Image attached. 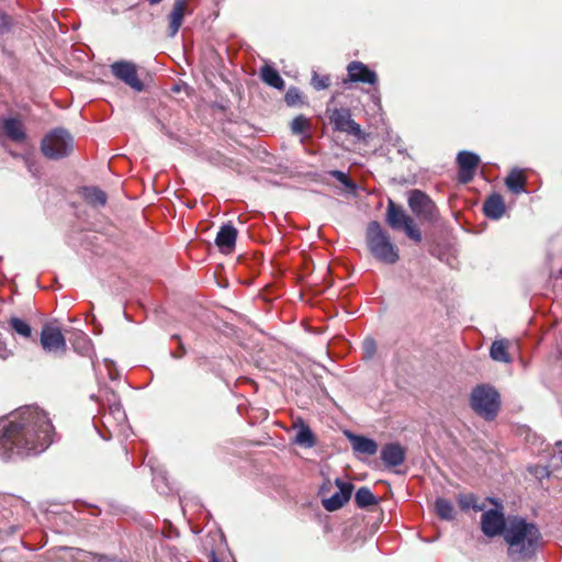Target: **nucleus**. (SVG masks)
Listing matches in <instances>:
<instances>
[{
	"instance_id": "1",
	"label": "nucleus",
	"mask_w": 562,
	"mask_h": 562,
	"mask_svg": "<svg viewBox=\"0 0 562 562\" xmlns=\"http://www.w3.org/2000/svg\"><path fill=\"white\" fill-rule=\"evenodd\" d=\"M54 427L37 407H24L0 422V449L22 457L45 451L53 442Z\"/></svg>"
},
{
	"instance_id": "2",
	"label": "nucleus",
	"mask_w": 562,
	"mask_h": 562,
	"mask_svg": "<svg viewBox=\"0 0 562 562\" xmlns=\"http://www.w3.org/2000/svg\"><path fill=\"white\" fill-rule=\"evenodd\" d=\"M507 555L513 562L527 561L533 558L542 544V535L535 522L524 517L508 518V528L504 535Z\"/></svg>"
},
{
	"instance_id": "3",
	"label": "nucleus",
	"mask_w": 562,
	"mask_h": 562,
	"mask_svg": "<svg viewBox=\"0 0 562 562\" xmlns=\"http://www.w3.org/2000/svg\"><path fill=\"white\" fill-rule=\"evenodd\" d=\"M469 404L475 414L492 422L501 409V394L491 384H479L472 389Z\"/></svg>"
},
{
	"instance_id": "4",
	"label": "nucleus",
	"mask_w": 562,
	"mask_h": 562,
	"mask_svg": "<svg viewBox=\"0 0 562 562\" xmlns=\"http://www.w3.org/2000/svg\"><path fill=\"white\" fill-rule=\"evenodd\" d=\"M385 222L393 231L402 232L413 243L423 241V234L416 220L392 199L387 201Z\"/></svg>"
},
{
	"instance_id": "5",
	"label": "nucleus",
	"mask_w": 562,
	"mask_h": 562,
	"mask_svg": "<svg viewBox=\"0 0 562 562\" xmlns=\"http://www.w3.org/2000/svg\"><path fill=\"white\" fill-rule=\"evenodd\" d=\"M72 150L74 138L67 130L61 127L48 132L41 142L42 154L50 160L66 158Z\"/></svg>"
},
{
	"instance_id": "6",
	"label": "nucleus",
	"mask_w": 562,
	"mask_h": 562,
	"mask_svg": "<svg viewBox=\"0 0 562 562\" xmlns=\"http://www.w3.org/2000/svg\"><path fill=\"white\" fill-rule=\"evenodd\" d=\"M496 508L484 512L481 516V529L482 532L492 538L496 536H503L506 533L508 528V519L505 518L503 506L494 498H487Z\"/></svg>"
},
{
	"instance_id": "7",
	"label": "nucleus",
	"mask_w": 562,
	"mask_h": 562,
	"mask_svg": "<svg viewBox=\"0 0 562 562\" xmlns=\"http://www.w3.org/2000/svg\"><path fill=\"white\" fill-rule=\"evenodd\" d=\"M408 206L420 223H434L438 218L435 202L420 190L415 189L409 192Z\"/></svg>"
},
{
	"instance_id": "8",
	"label": "nucleus",
	"mask_w": 562,
	"mask_h": 562,
	"mask_svg": "<svg viewBox=\"0 0 562 562\" xmlns=\"http://www.w3.org/2000/svg\"><path fill=\"white\" fill-rule=\"evenodd\" d=\"M328 120L333 130L336 132L352 135L358 139H364L366 134L361 126L351 117V111L348 108L327 109Z\"/></svg>"
},
{
	"instance_id": "9",
	"label": "nucleus",
	"mask_w": 562,
	"mask_h": 562,
	"mask_svg": "<svg viewBox=\"0 0 562 562\" xmlns=\"http://www.w3.org/2000/svg\"><path fill=\"white\" fill-rule=\"evenodd\" d=\"M40 344L46 352L65 355L67 350L66 339L61 329L50 323L43 325L40 336Z\"/></svg>"
},
{
	"instance_id": "10",
	"label": "nucleus",
	"mask_w": 562,
	"mask_h": 562,
	"mask_svg": "<svg viewBox=\"0 0 562 562\" xmlns=\"http://www.w3.org/2000/svg\"><path fill=\"white\" fill-rule=\"evenodd\" d=\"M112 75L131 87L133 90L140 92L144 90V83L137 74V66L127 60L115 61L111 65Z\"/></svg>"
},
{
	"instance_id": "11",
	"label": "nucleus",
	"mask_w": 562,
	"mask_h": 562,
	"mask_svg": "<svg viewBox=\"0 0 562 562\" xmlns=\"http://www.w3.org/2000/svg\"><path fill=\"white\" fill-rule=\"evenodd\" d=\"M347 81L374 86L378 82V75L363 63L353 60L347 66V79L345 82Z\"/></svg>"
},
{
	"instance_id": "12",
	"label": "nucleus",
	"mask_w": 562,
	"mask_h": 562,
	"mask_svg": "<svg viewBox=\"0 0 562 562\" xmlns=\"http://www.w3.org/2000/svg\"><path fill=\"white\" fill-rule=\"evenodd\" d=\"M338 492L333 494L330 497L323 499V506L328 512H335L340 509L351 497L353 491V484L344 482L340 479L335 481Z\"/></svg>"
},
{
	"instance_id": "13",
	"label": "nucleus",
	"mask_w": 562,
	"mask_h": 562,
	"mask_svg": "<svg viewBox=\"0 0 562 562\" xmlns=\"http://www.w3.org/2000/svg\"><path fill=\"white\" fill-rule=\"evenodd\" d=\"M193 11L189 8V0H175L172 9L167 15L168 36L173 37L182 26L183 19Z\"/></svg>"
},
{
	"instance_id": "14",
	"label": "nucleus",
	"mask_w": 562,
	"mask_h": 562,
	"mask_svg": "<svg viewBox=\"0 0 562 562\" xmlns=\"http://www.w3.org/2000/svg\"><path fill=\"white\" fill-rule=\"evenodd\" d=\"M457 160L459 165V181L462 183L470 182L473 179L475 170L479 166V156L471 151H460L458 154Z\"/></svg>"
},
{
	"instance_id": "15",
	"label": "nucleus",
	"mask_w": 562,
	"mask_h": 562,
	"mask_svg": "<svg viewBox=\"0 0 562 562\" xmlns=\"http://www.w3.org/2000/svg\"><path fill=\"white\" fill-rule=\"evenodd\" d=\"M381 459L389 468L398 467L406 459V449L398 442L386 443L381 450Z\"/></svg>"
},
{
	"instance_id": "16",
	"label": "nucleus",
	"mask_w": 562,
	"mask_h": 562,
	"mask_svg": "<svg viewBox=\"0 0 562 562\" xmlns=\"http://www.w3.org/2000/svg\"><path fill=\"white\" fill-rule=\"evenodd\" d=\"M366 237L368 246H393L387 231L376 221L368 224Z\"/></svg>"
},
{
	"instance_id": "17",
	"label": "nucleus",
	"mask_w": 562,
	"mask_h": 562,
	"mask_svg": "<svg viewBox=\"0 0 562 562\" xmlns=\"http://www.w3.org/2000/svg\"><path fill=\"white\" fill-rule=\"evenodd\" d=\"M506 206L499 193H492L483 203V213L487 218L499 220L505 214Z\"/></svg>"
},
{
	"instance_id": "18",
	"label": "nucleus",
	"mask_w": 562,
	"mask_h": 562,
	"mask_svg": "<svg viewBox=\"0 0 562 562\" xmlns=\"http://www.w3.org/2000/svg\"><path fill=\"white\" fill-rule=\"evenodd\" d=\"M346 435L356 453L374 456L378 452V443L373 439L352 432H346Z\"/></svg>"
},
{
	"instance_id": "19",
	"label": "nucleus",
	"mask_w": 562,
	"mask_h": 562,
	"mask_svg": "<svg viewBox=\"0 0 562 562\" xmlns=\"http://www.w3.org/2000/svg\"><path fill=\"white\" fill-rule=\"evenodd\" d=\"M3 133L14 143H22L26 139V133L21 120L8 117L2 121Z\"/></svg>"
},
{
	"instance_id": "20",
	"label": "nucleus",
	"mask_w": 562,
	"mask_h": 562,
	"mask_svg": "<svg viewBox=\"0 0 562 562\" xmlns=\"http://www.w3.org/2000/svg\"><path fill=\"white\" fill-rule=\"evenodd\" d=\"M527 177L522 169L514 168L505 178L506 188L514 194L525 193Z\"/></svg>"
},
{
	"instance_id": "21",
	"label": "nucleus",
	"mask_w": 562,
	"mask_h": 562,
	"mask_svg": "<svg viewBox=\"0 0 562 562\" xmlns=\"http://www.w3.org/2000/svg\"><path fill=\"white\" fill-rule=\"evenodd\" d=\"M509 341L506 339L495 340L490 348V356L494 361L510 363L513 361L508 352Z\"/></svg>"
},
{
	"instance_id": "22",
	"label": "nucleus",
	"mask_w": 562,
	"mask_h": 562,
	"mask_svg": "<svg viewBox=\"0 0 562 562\" xmlns=\"http://www.w3.org/2000/svg\"><path fill=\"white\" fill-rule=\"evenodd\" d=\"M238 231L231 223L224 224L216 234L215 246H235Z\"/></svg>"
},
{
	"instance_id": "23",
	"label": "nucleus",
	"mask_w": 562,
	"mask_h": 562,
	"mask_svg": "<svg viewBox=\"0 0 562 562\" xmlns=\"http://www.w3.org/2000/svg\"><path fill=\"white\" fill-rule=\"evenodd\" d=\"M82 195L85 201L94 207L104 206L108 201L106 193L98 187L82 188Z\"/></svg>"
},
{
	"instance_id": "24",
	"label": "nucleus",
	"mask_w": 562,
	"mask_h": 562,
	"mask_svg": "<svg viewBox=\"0 0 562 562\" xmlns=\"http://www.w3.org/2000/svg\"><path fill=\"white\" fill-rule=\"evenodd\" d=\"M261 80L270 87L282 90L284 89V80L280 74L271 66L265 65L260 69Z\"/></svg>"
},
{
	"instance_id": "25",
	"label": "nucleus",
	"mask_w": 562,
	"mask_h": 562,
	"mask_svg": "<svg viewBox=\"0 0 562 562\" xmlns=\"http://www.w3.org/2000/svg\"><path fill=\"white\" fill-rule=\"evenodd\" d=\"M300 429L295 436V443L303 446L305 448H313L317 440L316 436L313 434L312 429L307 424H305L302 419L299 420Z\"/></svg>"
},
{
	"instance_id": "26",
	"label": "nucleus",
	"mask_w": 562,
	"mask_h": 562,
	"mask_svg": "<svg viewBox=\"0 0 562 562\" xmlns=\"http://www.w3.org/2000/svg\"><path fill=\"white\" fill-rule=\"evenodd\" d=\"M370 255L379 262L393 265L400 259L396 248H369Z\"/></svg>"
},
{
	"instance_id": "27",
	"label": "nucleus",
	"mask_w": 562,
	"mask_h": 562,
	"mask_svg": "<svg viewBox=\"0 0 562 562\" xmlns=\"http://www.w3.org/2000/svg\"><path fill=\"white\" fill-rule=\"evenodd\" d=\"M457 502H458V505L461 508V510H464V512H467L471 508L475 512H483L485 508L484 504L477 503V497L473 493L459 494L457 496Z\"/></svg>"
},
{
	"instance_id": "28",
	"label": "nucleus",
	"mask_w": 562,
	"mask_h": 562,
	"mask_svg": "<svg viewBox=\"0 0 562 562\" xmlns=\"http://www.w3.org/2000/svg\"><path fill=\"white\" fill-rule=\"evenodd\" d=\"M355 503L359 508H367L378 504V498L367 486L360 487L355 495Z\"/></svg>"
},
{
	"instance_id": "29",
	"label": "nucleus",
	"mask_w": 562,
	"mask_h": 562,
	"mask_svg": "<svg viewBox=\"0 0 562 562\" xmlns=\"http://www.w3.org/2000/svg\"><path fill=\"white\" fill-rule=\"evenodd\" d=\"M435 509L438 517L442 520H452L454 518L453 505L447 498L438 497L435 502Z\"/></svg>"
},
{
	"instance_id": "30",
	"label": "nucleus",
	"mask_w": 562,
	"mask_h": 562,
	"mask_svg": "<svg viewBox=\"0 0 562 562\" xmlns=\"http://www.w3.org/2000/svg\"><path fill=\"white\" fill-rule=\"evenodd\" d=\"M8 323H9L10 329L14 334H16L25 339H30L32 337V327L25 321L16 317V316H12L9 318Z\"/></svg>"
},
{
	"instance_id": "31",
	"label": "nucleus",
	"mask_w": 562,
	"mask_h": 562,
	"mask_svg": "<svg viewBox=\"0 0 562 562\" xmlns=\"http://www.w3.org/2000/svg\"><path fill=\"white\" fill-rule=\"evenodd\" d=\"M310 128L311 123L304 115H297L291 122V131L295 135L305 134Z\"/></svg>"
},
{
	"instance_id": "32",
	"label": "nucleus",
	"mask_w": 562,
	"mask_h": 562,
	"mask_svg": "<svg viewBox=\"0 0 562 562\" xmlns=\"http://www.w3.org/2000/svg\"><path fill=\"white\" fill-rule=\"evenodd\" d=\"M284 102L289 106H295L303 104L301 91L296 87H290L284 95Z\"/></svg>"
},
{
	"instance_id": "33",
	"label": "nucleus",
	"mask_w": 562,
	"mask_h": 562,
	"mask_svg": "<svg viewBox=\"0 0 562 562\" xmlns=\"http://www.w3.org/2000/svg\"><path fill=\"white\" fill-rule=\"evenodd\" d=\"M311 85L317 91L327 89L330 86V77L328 75H319L316 71H314Z\"/></svg>"
},
{
	"instance_id": "34",
	"label": "nucleus",
	"mask_w": 562,
	"mask_h": 562,
	"mask_svg": "<svg viewBox=\"0 0 562 562\" xmlns=\"http://www.w3.org/2000/svg\"><path fill=\"white\" fill-rule=\"evenodd\" d=\"M376 349H378V346H376L375 339L372 337H367L362 342V350H363L362 358L364 360L372 359L374 357V355L376 353Z\"/></svg>"
},
{
	"instance_id": "35",
	"label": "nucleus",
	"mask_w": 562,
	"mask_h": 562,
	"mask_svg": "<svg viewBox=\"0 0 562 562\" xmlns=\"http://www.w3.org/2000/svg\"><path fill=\"white\" fill-rule=\"evenodd\" d=\"M330 175L337 179L340 183H342L347 189H356V183L342 171L333 170Z\"/></svg>"
},
{
	"instance_id": "36",
	"label": "nucleus",
	"mask_w": 562,
	"mask_h": 562,
	"mask_svg": "<svg viewBox=\"0 0 562 562\" xmlns=\"http://www.w3.org/2000/svg\"><path fill=\"white\" fill-rule=\"evenodd\" d=\"M12 355V351L8 348L7 344L0 340V359L5 360Z\"/></svg>"
},
{
	"instance_id": "37",
	"label": "nucleus",
	"mask_w": 562,
	"mask_h": 562,
	"mask_svg": "<svg viewBox=\"0 0 562 562\" xmlns=\"http://www.w3.org/2000/svg\"><path fill=\"white\" fill-rule=\"evenodd\" d=\"M187 353V349L182 341H180L178 349L171 353L175 359H181Z\"/></svg>"
},
{
	"instance_id": "38",
	"label": "nucleus",
	"mask_w": 562,
	"mask_h": 562,
	"mask_svg": "<svg viewBox=\"0 0 562 562\" xmlns=\"http://www.w3.org/2000/svg\"><path fill=\"white\" fill-rule=\"evenodd\" d=\"M77 338H78V340H82V342H83V344H86V342H87V337H86V335H85L83 333H81V331L77 334Z\"/></svg>"
},
{
	"instance_id": "39",
	"label": "nucleus",
	"mask_w": 562,
	"mask_h": 562,
	"mask_svg": "<svg viewBox=\"0 0 562 562\" xmlns=\"http://www.w3.org/2000/svg\"><path fill=\"white\" fill-rule=\"evenodd\" d=\"M220 250L225 254V255H229L233 252L234 248H229V247H226V248H220Z\"/></svg>"
},
{
	"instance_id": "40",
	"label": "nucleus",
	"mask_w": 562,
	"mask_h": 562,
	"mask_svg": "<svg viewBox=\"0 0 562 562\" xmlns=\"http://www.w3.org/2000/svg\"><path fill=\"white\" fill-rule=\"evenodd\" d=\"M210 562H220L214 552L211 553Z\"/></svg>"
},
{
	"instance_id": "41",
	"label": "nucleus",
	"mask_w": 562,
	"mask_h": 562,
	"mask_svg": "<svg viewBox=\"0 0 562 562\" xmlns=\"http://www.w3.org/2000/svg\"><path fill=\"white\" fill-rule=\"evenodd\" d=\"M171 338L177 340L179 344H180V341H182L180 335H178V334L172 335Z\"/></svg>"
},
{
	"instance_id": "42",
	"label": "nucleus",
	"mask_w": 562,
	"mask_h": 562,
	"mask_svg": "<svg viewBox=\"0 0 562 562\" xmlns=\"http://www.w3.org/2000/svg\"><path fill=\"white\" fill-rule=\"evenodd\" d=\"M1 20L3 21V24L8 23V16L7 15L1 16Z\"/></svg>"
},
{
	"instance_id": "43",
	"label": "nucleus",
	"mask_w": 562,
	"mask_h": 562,
	"mask_svg": "<svg viewBox=\"0 0 562 562\" xmlns=\"http://www.w3.org/2000/svg\"><path fill=\"white\" fill-rule=\"evenodd\" d=\"M441 248H434V250H440ZM432 256H436V251H431Z\"/></svg>"
}]
</instances>
